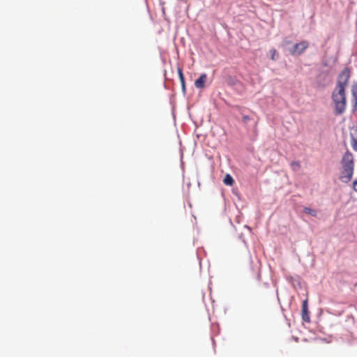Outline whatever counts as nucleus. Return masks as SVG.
<instances>
[{
  "label": "nucleus",
  "instance_id": "f03ea898",
  "mask_svg": "<svg viewBox=\"0 0 357 357\" xmlns=\"http://www.w3.org/2000/svg\"><path fill=\"white\" fill-rule=\"evenodd\" d=\"M342 178H351L354 174V156L349 151H347L342 158Z\"/></svg>",
  "mask_w": 357,
  "mask_h": 357
},
{
  "label": "nucleus",
  "instance_id": "7ed1b4c3",
  "mask_svg": "<svg viewBox=\"0 0 357 357\" xmlns=\"http://www.w3.org/2000/svg\"><path fill=\"white\" fill-rule=\"evenodd\" d=\"M351 77V71L348 68H345L338 75L335 89H344L347 87Z\"/></svg>",
  "mask_w": 357,
  "mask_h": 357
},
{
  "label": "nucleus",
  "instance_id": "1a4fd4ad",
  "mask_svg": "<svg viewBox=\"0 0 357 357\" xmlns=\"http://www.w3.org/2000/svg\"><path fill=\"white\" fill-rule=\"evenodd\" d=\"M178 77H179V79L181 81V86H182V89H183V91H185V79H184V75L183 74V72H182V69L178 68Z\"/></svg>",
  "mask_w": 357,
  "mask_h": 357
},
{
  "label": "nucleus",
  "instance_id": "423d86ee",
  "mask_svg": "<svg viewBox=\"0 0 357 357\" xmlns=\"http://www.w3.org/2000/svg\"><path fill=\"white\" fill-rule=\"evenodd\" d=\"M351 144L353 149L357 151V126L350 128Z\"/></svg>",
  "mask_w": 357,
  "mask_h": 357
},
{
  "label": "nucleus",
  "instance_id": "9b49d317",
  "mask_svg": "<svg viewBox=\"0 0 357 357\" xmlns=\"http://www.w3.org/2000/svg\"><path fill=\"white\" fill-rule=\"evenodd\" d=\"M225 184L226 185H233L234 183V180H223Z\"/></svg>",
  "mask_w": 357,
  "mask_h": 357
},
{
  "label": "nucleus",
  "instance_id": "2eb2a0df",
  "mask_svg": "<svg viewBox=\"0 0 357 357\" xmlns=\"http://www.w3.org/2000/svg\"><path fill=\"white\" fill-rule=\"evenodd\" d=\"M272 52H273V54H272L271 59H272L273 60H274V59H275L274 56H275V54L276 53V50H272Z\"/></svg>",
  "mask_w": 357,
  "mask_h": 357
},
{
  "label": "nucleus",
  "instance_id": "0eeeda50",
  "mask_svg": "<svg viewBox=\"0 0 357 357\" xmlns=\"http://www.w3.org/2000/svg\"><path fill=\"white\" fill-rule=\"evenodd\" d=\"M207 79V75L203 73L200 77L195 82V86L197 89H204L205 86V82Z\"/></svg>",
  "mask_w": 357,
  "mask_h": 357
},
{
  "label": "nucleus",
  "instance_id": "f8f14e48",
  "mask_svg": "<svg viewBox=\"0 0 357 357\" xmlns=\"http://www.w3.org/2000/svg\"><path fill=\"white\" fill-rule=\"evenodd\" d=\"M242 119H243V121L244 123H247L248 121L250 120V117L249 116H247V115L243 116Z\"/></svg>",
  "mask_w": 357,
  "mask_h": 357
},
{
  "label": "nucleus",
  "instance_id": "4468645a",
  "mask_svg": "<svg viewBox=\"0 0 357 357\" xmlns=\"http://www.w3.org/2000/svg\"><path fill=\"white\" fill-rule=\"evenodd\" d=\"M291 166L293 167V168H294L295 167H299V163L297 162H294L291 163Z\"/></svg>",
  "mask_w": 357,
  "mask_h": 357
},
{
  "label": "nucleus",
  "instance_id": "ddd939ff",
  "mask_svg": "<svg viewBox=\"0 0 357 357\" xmlns=\"http://www.w3.org/2000/svg\"><path fill=\"white\" fill-rule=\"evenodd\" d=\"M353 188L354 190L357 192V180H354L353 183Z\"/></svg>",
  "mask_w": 357,
  "mask_h": 357
},
{
  "label": "nucleus",
  "instance_id": "39448f33",
  "mask_svg": "<svg viewBox=\"0 0 357 357\" xmlns=\"http://www.w3.org/2000/svg\"><path fill=\"white\" fill-rule=\"evenodd\" d=\"M302 319L305 322H310V318L308 311V300L306 298L303 301L301 310Z\"/></svg>",
  "mask_w": 357,
  "mask_h": 357
},
{
  "label": "nucleus",
  "instance_id": "9d476101",
  "mask_svg": "<svg viewBox=\"0 0 357 357\" xmlns=\"http://www.w3.org/2000/svg\"><path fill=\"white\" fill-rule=\"evenodd\" d=\"M303 211L304 213H305L306 214H309V215H311L312 216H316L317 215V212L315 210H313L310 208H308V207H305L304 209H303Z\"/></svg>",
  "mask_w": 357,
  "mask_h": 357
},
{
  "label": "nucleus",
  "instance_id": "dca6fc26",
  "mask_svg": "<svg viewBox=\"0 0 357 357\" xmlns=\"http://www.w3.org/2000/svg\"><path fill=\"white\" fill-rule=\"evenodd\" d=\"M225 178L229 179V178H232V177L229 174H226Z\"/></svg>",
  "mask_w": 357,
  "mask_h": 357
},
{
  "label": "nucleus",
  "instance_id": "6e6552de",
  "mask_svg": "<svg viewBox=\"0 0 357 357\" xmlns=\"http://www.w3.org/2000/svg\"><path fill=\"white\" fill-rule=\"evenodd\" d=\"M351 95L354 100V106L357 107V83H354L351 86Z\"/></svg>",
  "mask_w": 357,
  "mask_h": 357
},
{
  "label": "nucleus",
  "instance_id": "f257e3e1",
  "mask_svg": "<svg viewBox=\"0 0 357 357\" xmlns=\"http://www.w3.org/2000/svg\"><path fill=\"white\" fill-rule=\"evenodd\" d=\"M332 100L334 103L335 114H343L347 107L346 90L335 88L332 93Z\"/></svg>",
  "mask_w": 357,
  "mask_h": 357
},
{
  "label": "nucleus",
  "instance_id": "20e7f679",
  "mask_svg": "<svg viewBox=\"0 0 357 357\" xmlns=\"http://www.w3.org/2000/svg\"><path fill=\"white\" fill-rule=\"evenodd\" d=\"M308 47L309 43L306 40H303L294 45V48L291 50V54H301Z\"/></svg>",
  "mask_w": 357,
  "mask_h": 357
}]
</instances>
